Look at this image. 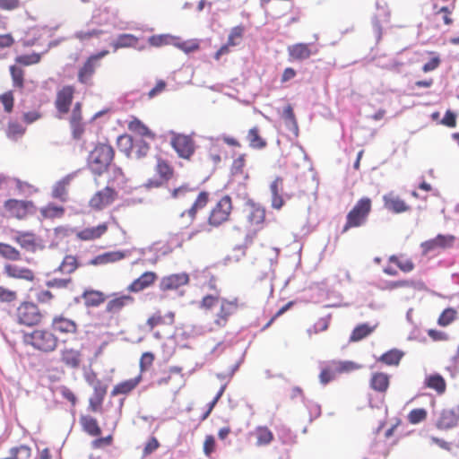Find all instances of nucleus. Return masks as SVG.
Wrapping results in <instances>:
<instances>
[{
    "instance_id": "obj_8",
    "label": "nucleus",
    "mask_w": 459,
    "mask_h": 459,
    "mask_svg": "<svg viewBox=\"0 0 459 459\" xmlns=\"http://www.w3.org/2000/svg\"><path fill=\"white\" fill-rule=\"evenodd\" d=\"M313 44L297 43L288 47L287 51L291 60L303 61L309 58L312 55L316 54V50H313Z\"/></svg>"
},
{
    "instance_id": "obj_64",
    "label": "nucleus",
    "mask_w": 459,
    "mask_h": 459,
    "mask_svg": "<svg viewBox=\"0 0 459 459\" xmlns=\"http://www.w3.org/2000/svg\"><path fill=\"white\" fill-rule=\"evenodd\" d=\"M442 124L449 127H455L456 125L455 114L450 110H447L442 119Z\"/></svg>"
},
{
    "instance_id": "obj_58",
    "label": "nucleus",
    "mask_w": 459,
    "mask_h": 459,
    "mask_svg": "<svg viewBox=\"0 0 459 459\" xmlns=\"http://www.w3.org/2000/svg\"><path fill=\"white\" fill-rule=\"evenodd\" d=\"M215 448V438L212 435H208L205 437L204 443V453L205 455L210 456Z\"/></svg>"
},
{
    "instance_id": "obj_40",
    "label": "nucleus",
    "mask_w": 459,
    "mask_h": 459,
    "mask_svg": "<svg viewBox=\"0 0 459 459\" xmlns=\"http://www.w3.org/2000/svg\"><path fill=\"white\" fill-rule=\"evenodd\" d=\"M256 445L258 446L269 445L273 439L272 431L267 427H257L255 429Z\"/></svg>"
},
{
    "instance_id": "obj_54",
    "label": "nucleus",
    "mask_w": 459,
    "mask_h": 459,
    "mask_svg": "<svg viewBox=\"0 0 459 459\" xmlns=\"http://www.w3.org/2000/svg\"><path fill=\"white\" fill-rule=\"evenodd\" d=\"M456 311L453 308L445 309L438 318V324L440 325H448L455 317Z\"/></svg>"
},
{
    "instance_id": "obj_56",
    "label": "nucleus",
    "mask_w": 459,
    "mask_h": 459,
    "mask_svg": "<svg viewBox=\"0 0 459 459\" xmlns=\"http://www.w3.org/2000/svg\"><path fill=\"white\" fill-rule=\"evenodd\" d=\"M157 172L161 179H168L172 173L170 167L163 160L158 161Z\"/></svg>"
},
{
    "instance_id": "obj_45",
    "label": "nucleus",
    "mask_w": 459,
    "mask_h": 459,
    "mask_svg": "<svg viewBox=\"0 0 459 459\" xmlns=\"http://www.w3.org/2000/svg\"><path fill=\"white\" fill-rule=\"evenodd\" d=\"M25 133V127H23L21 124L16 122H11L8 124V127L6 129V136L13 141H16L18 138L22 137Z\"/></svg>"
},
{
    "instance_id": "obj_33",
    "label": "nucleus",
    "mask_w": 459,
    "mask_h": 459,
    "mask_svg": "<svg viewBox=\"0 0 459 459\" xmlns=\"http://www.w3.org/2000/svg\"><path fill=\"white\" fill-rule=\"evenodd\" d=\"M389 385V377L385 373H375L370 380V386L378 392L386 391Z\"/></svg>"
},
{
    "instance_id": "obj_30",
    "label": "nucleus",
    "mask_w": 459,
    "mask_h": 459,
    "mask_svg": "<svg viewBox=\"0 0 459 459\" xmlns=\"http://www.w3.org/2000/svg\"><path fill=\"white\" fill-rule=\"evenodd\" d=\"M82 298L86 307H98L105 301V295L99 290H85Z\"/></svg>"
},
{
    "instance_id": "obj_9",
    "label": "nucleus",
    "mask_w": 459,
    "mask_h": 459,
    "mask_svg": "<svg viewBox=\"0 0 459 459\" xmlns=\"http://www.w3.org/2000/svg\"><path fill=\"white\" fill-rule=\"evenodd\" d=\"M455 237L452 235H437L435 238L421 243V248L424 254L434 251L437 248H446L453 245Z\"/></svg>"
},
{
    "instance_id": "obj_41",
    "label": "nucleus",
    "mask_w": 459,
    "mask_h": 459,
    "mask_svg": "<svg viewBox=\"0 0 459 459\" xmlns=\"http://www.w3.org/2000/svg\"><path fill=\"white\" fill-rule=\"evenodd\" d=\"M149 150L150 146L148 143L142 138H135L131 155H134L136 159H141L147 155Z\"/></svg>"
},
{
    "instance_id": "obj_34",
    "label": "nucleus",
    "mask_w": 459,
    "mask_h": 459,
    "mask_svg": "<svg viewBox=\"0 0 459 459\" xmlns=\"http://www.w3.org/2000/svg\"><path fill=\"white\" fill-rule=\"evenodd\" d=\"M140 378L141 377H137L117 385L113 388L111 395L115 396L121 394H128L138 385Z\"/></svg>"
},
{
    "instance_id": "obj_52",
    "label": "nucleus",
    "mask_w": 459,
    "mask_h": 459,
    "mask_svg": "<svg viewBox=\"0 0 459 459\" xmlns=\"http://www.w3.org/2000/svg\"><path fill=\"white\" fill-rule=\"evenodd\" d=\"M112 182L114 185H117V186L123 187L126 184V178L122 171V169L118 167H114L112 169V177L109 179L110 183Z\"/></svg>"
},
{
    "instance_id": "obj_4",
    "label": "nucleus",
    "mask_w": 459,
    "mask_h": 459,
    "mask_svg": "<svg viewBox=\"0 0 459 459\" xmlns=\"http://www.w3.org/2000/svg\"><path fill=\"white\" fill-rule=\"evenodd\" d=\"M17 320L20 325L33 326L40 323L42 315L32 302H23L17 308Z\"/></svg>"
},
{
    "instance_id": "obj_14",
    "label": "nucleus",
    "mask_w": 459,
    "mask_h": 459,
    "mask_svg": "<svg viewBox=\"0 0 459 459\" xmlns=\"http://www.w3.org/2000/svg\"><path fill=\"white\" fill-rule=\"evenodd\" d=\"M30 205V202L19 201L15 199L7 200L4 203V208L10 212L12 216H14L18 219H22L26 216L28 208Z\"/></svg>"
},
{
    "instance_id": "obj_23",
    "label": "nucleus",
    "mask_w": 459,
    "mask_h": 459,
    "mask_svg": "<svg viewBox=\"0 0 459 459\" xmlns=\"http://www.w3.org/2000/svg\"><path fill=\"white\" fill-rule=\"evenodd\" d=\"M247 206L249 209V213L247 215L249 222L252 224L262 223L265 217L264 209L250 200L247 202Z\"/></svg>"
},
{
    "instance_id": "obj_57",
    "label": "nucleus",
    "mask_w": 459,
    "mask_h": 459,
    "mask_svg": "<svg viewBox=\"0 0 459 459\" xmlns=\"http://www.w3.org/2000/svg\"><path fill=\"white\" fill-rule=\"evenodd\" d=\"M245 166V155L241 154L239 157L233 160L231 166V173L233 175L240 174L243 171V168Z\"/></svg>"
},
{
    "instance_id": "obj_20",
    "label": "nucleus",
    "mask_w": 459,
    "mask_h": 459,
    "mask_svg": "<svg viewBox=\"0 0 459 459\" xmlns=\"http://www.w3.org/2000/svg\"><path fill=\"white\" fill-rule=\"evenodd\" d=\"M134 299L130 295H122L110 299L106 306V311L110 314L118 313L124 307L133 303Z\"/></svg>"
},
{
    "instance_id": "obj_21",
    "label": "nucleus",
    "mask_w": 459,
    "mask_h": 459,
    "mask_svg": "<svg viewBox=\"0 0 459 459\" xmlns=\"http://www.w3.org/2000/svg\"><path fill=\"white\" fill-rule=\"evenodd\" d=\"M61 360L67 367L76 368L81 363V352L74 349H64L61 351Z\"/></svg>"
},
{
    "instance_id": "obj_12",
    "label": "nucleus",
    "mask_w": 459,
    "mask_h": 459,
    "mask_svg": "<svg viewBox=\"0 0 459 459\" xmlns=\"http://www.w3.org/2000/svg\"><path fill=\"white\" fill-rule=\"evenodd\" d=\"M384 206L394 213H402L410 210V206L399 196L390 193L383 196Z\"/></svg>"
},
{
    "instance_id": "obj_47",
    "label": "nucleus",
    "mask_w": 459,
    "mask_h": 459,
    "mask_svg": "<svg viewBox=\"0 0 459 459\" xmlns=\"http://www.w3.org/2000/svg\"><path fill=\"white\" fill-rule=\"evenodd\" d=\"M236 302H237V299H234L233 301H228L226 299H222V302L221 305V311L218 314L220 319L226 321L227 317L236 310V308H237Z\"/></svg>"
},
{
    "instance_id": "obj_1",
    "label": "nucleus",
    "mask_w": 459,
    "mask_h": 459,
    "mask_svg": "<svg viewBox=\"0 0 459 459\" xmlns=\"http://www.w3.org/2000/svg\"><path fill=\"white\" fill-rule=\"evenodd\" d=\"M113 158V148L108 144L100 143L89 154V169L94 175L100 176L108 169Z\"/></svg>"
},
{
    "instance_id": "obj_18",
    "label": "nucleus",
    "mask_w": 459,
    "mask_h": 459,
    "mask_svg": "<svg viewBox=\"0 0 459 459\" xmlns=\"http://www.w3.org/2000/svg\"><path fill=\"white\" fill-rule=\"evenodd\" d=\"M52 327L55 331L62 333H74L77 330V325L74 321L62 316L53 318Z\"/></svg>"
},
{
    "instance_id": "obj_62",
    "label": "nucleus",
    "mask_w": 459,
    "mask_h": 459,
    "mask_svg": "<svg viewBox=\"0 0 459 459\" xmlns=\"http://www.w3.org/2000/svg\"><path fill=\"white\" fill-rule=\"evenodd\" d=\"M1 101L6 112H11L13 107V97L11 92H6L1 96Z\"/></svg>"
},
{
    "instance_id": "obj_42",
    "label": "nucleus",
    "mask_w": 459,
    "mask_h": 459,
    "mask_svg": "<svg viewBox=\"0 0 459 459\" xmlns=\"http://www.w3.org/2000/svg\"><path fill=\"white\" fill-rule=\"evenodd\" d=\"M0 255L5 259L12 261H18L21 259V254L19 250L11 245L0 242Z\"/></svg>"
},
{
    "instance_id": "obj_11",
    "label": "nucleus",
    "mask_w": 459,
    "mask_h": 459,
    "mask_svg": "<svg viewBox=\"0 0 459 459\" xmlns=\"http://www.w3.org/2000/svg\"><path fill=\"white\" fill-rule=\"evenodd\" d=\"M74 88L63 87L56 94V108L60 113H67L73 100Z\"/></svg>"
},
{
    "instance_id": "obj_49",
    "label": "nucleus",
    "mask_w": 459,
    "mask_h": 459,
    "mask_svg": "<svg viewBox=\"0 0 459 459\" xmlns=\"http://www.w3.org/2000/svg\"><path fill=\"white\" fill-rule=\"evenodd\" d=\"M41 55L38 53H32L30 55L18 56L15 58L16 63L23 65H30L38 64L40 61Z\"/></svg>"
},
{
    "instance_id": "obj_26",
    "label": "nucleus",
    "mask_w": 459,
    "mask_h": 459,
    "mask_svg": "<svg viewBox=\"0 0 459 459\" xmlns=\"http://www.w3.org/2000/svg\"><path fill=\"white\" fill-rule=\"evenodd\" d=\"M80 266L75 256L67 255L64 257L60 265L54 270V273H60L62 274H70L75 272Z\"/></svg>"
},
{
    "instance_id": "obj_19",
    "label": "nucleus",
    "mask_w": 459,
    "mask_h": 459,
    "mask_svg": "<svg viewBox=\"0 0 459 459\" xmlns=\"http://www.w3.org/2000/svg\"><path fill=\"white\" fill-rule=\"evenodd\" d=\"M156 279V274L152 272H145L139 278L134 280L129 286L128 290L138 292L149 287Z\"/></svg>"
},
{
    "instance_id": "obj_2",
    "label": "nucleus",
    "mask_w": 459,
    "mask_h": 459,
    "mask_svg": "<svg viewBox=\"0 0 459 459\" xmlns=\"http://www.w3.org/2000/svg\"><path fill=\"white\" fill-rule=\"evenodd\" d=\"M371 210V200L368 197L361 198L347 215V221L343 230L351 227H359L364 224Z\"/></svg>"
},
{
    "instance_id": "obj_39",
    "label": "nucleus",
    "mask_w": 459,
    "mask_h": 459,
    "mask_svg": "<svg viewBox=\"0 0 459 459\" xmlns=\"http://www.w3.org/2000/svg\"><path fill=\"white\" fill-rule=\"evenodd\" d=\"M249 146L253 149H263L266 146V142L260 135L257 127L251 128L247 135Z\"/></svg>"
},
{
    "instance_id": "obj_28",
    "label": "nucleus",
    "mask_w": 459,
    "mask_h": 459,
    "mask_svg": "<svg viewBox=\"0 0 459 459\" xmlns=\"http://www.w3.org/2000/svg\"><path fill=\"white\" fill-rule=\"evenodd\" d=\"M107 393V387L98 382L94 385V394L90 398V407L93 411H99Z\"/></svg>"
},
{
    "instance_id": "obj_53",
    "label": "nucleus",
    "mask_w": 459,
    "mask_h": 459,
    "mask_svg": "<svg viewBox=\"0 0 459 459\" xmlns=\"http://www.w3.org/2000/svg\"><path fill=\"white\" fill-rule=\"evenodd\" d=\"M427 417L425 409H414L408 415V420L412 424H417L424 420Z\"/></svg>"
},
{
    "instance_id": "obj_6",
    "label": "nucleus",
    "mask_w": 459,
    "mask_h": 459,
    "mask_svg": "<svg viewBox=\"0 0 459 459\" xmlns=\"http://www.w3.org/2000/svg\"><path fill=\"white\" fill-rule=\"evenodd\" d=\"M232 209L231 199L229 195L223 196L212 209L208 219L209 224L218 227L226 221Z\"/></svg>"
},
{
    "instance_id": "obj_50",
    "label": "nucleus",
    "mask_w": 459,
    "mask_h": 459,
    "mask_svg": "<svg viewBox=\"0 0 459 459\" xmlns=\"http://www.w3.org/2000/svg\"><path fill=\"white\" fill-rule=\"evenodd\" d=\"M10 73L13 79V86L18 88L23 87V71L15 65L10 66Z\"/></svg>"
},
{
    "instance_id": "obj_61",
    "label": "nucleus",
    "mask_w": 459,
    "mask_h": 459,
    "mask_svg": "<svg viewBox=\"0 0 459 459\" xmlns=\"http://www.w3.org/2000/svg\"><path fill=\"white\" fill-rule=\"evenodd\" d=\"M64 209L62 207L55 206V205H48L45 209L42 210V213L46 217H56L59 216L63 213Z\"/></svg>"
},
{
    "instance_id": "obj_35",
    "label": "nucleus",
    "mask_w": 459,
    "mask_h": 459,
    "mask_svg": "<svg viewBox=\"0 0 459 459\" xmlns=\"http://www.w3.org/2000/svg\"><path fill=\"white\" fill-rule=\"evenodd\" d=\"M425 385L429 388L436 390L438 394H443L446 391V382L438 374L427 377L425 379Z\"/></svg>"
},
{
    "instance_id": "obj_51",
    "label": "nucleus",
    "mask_w": 459,
    "mask_h": 459,
    "mask_svg": "<svg viewBox=\"0 0 459 459\" xmlns=\"http://www.w3.org/2000/svg\"><path fill=\"white\" fill-rule=\"evenodd\" d=\"M244 33V28L242 26H236L231 29L228 37V45L237 46L239 43Z\"/></svg>"
},
{
    "instance_id": "obj_16",
    "label": "nucleus",
    "mask_w": 459,
    "mask_h": 459,
    "mask_svg": "<svg viewBox=\"0 0 459 459\" xmlns=\"http://www.w3.org/2000/svg\"><path fill=\"white\" fill-rule=\"evenodd\" d=\"M189 281L186 273L171 274L164 277L160 281L162 290H176L180 286L186 285Z\"/></svg>"
},
{
    "instance_id": "obj_32",
    "label": "nucleus",
    "mask_w": 459,
    "mask_h": 459,
    "mask_svg": "<svg viewBox=\"0 0 459 459\" xmlns=\"http://www.w3.org/2000/svg\"><path fill=\"white\" fill-rule=\"evenodd\" d=\"M403 356V352L397 350L393 349L385 353L382 354L378 359L377 361L383 362L385 365L388 366H397L402 359Z\"/></svg>"
},
{
    "instance_id": "obj_48",
    "label": "nucleus",
    "mask_w": 459,
    "mask_h": 459,
    "mask_svg": "<svg viewBox=\"0 0 459 459\" xmlns=\"http://www.w3.org/2000/svg\"><path fill=\"white\" fill-rule=\"evenodd\" d=\"M10 455L13 459H30L31 450L28 446L22 445L20 446L11 448Z\"/></svg>"
},
{
    "instance_id": "obj_59",
    "label": "nucleus",
    "mask_w": 459,
    "mask_h": 459,
    "mask_svg": "<svg viewBox=\"0 0 459 459\" xmlns=\"http://www.w3.org/2000/svg\"><path fill=\"white\" fill-rule=\"evenodd\" d=\"M122 405H123V400H121V402H120V406H119L118 410H117L115 411V416L114 417H109L108 415L106 416L105 424L106 425H110V429H115L116 427H117V421H118L120 414H121V407H122Z\"/></svg>"
},
{
    "instance_id": "obj_3",
    "label": "nucleus",
    "mask_w": 459,
    "mask_h": 459,
    "mask_svg": "<svg viewBox=\"0 0 459 459\" xmlns=\"http://www.w3.org/2000/svg\"><path fill=\"white\" fill-rule=\"evenodd\" d=\"M26 338L30 340V343L35 349L44 352H51L57 346V338L47 330H35Z\"/></svg>"
},
{
    "instance_id": "obj_63",
    "label": "nucleus",
    "mask_w": 459,
    "mask_h": 459,
    "mask_svg": "<svg viewBox=\"0 0 459 459\" xmlns=\"http://www.w3.org/2000/svg\"><path fill=\"white\" fill-rule=\"evenodd\" d=\"M16 299V293L0 286V300L4 302H11Z\"/></svg>"
},
{
    "instance_id": "obj_46",
    "label": "nucleus",
    "mask_w": 459,
    "mask_h": 459,
    "mask_svg": "<svg viewBox=\"0 0 459 459\" xmlns=\"http://www.w3.org/2000/svg\"><path fill=\"white\" fill-rule=\"evenodd\" d=\"M134 139L135 138H133L132 136H130L128 134L120 135L117 138V145H118V147L127 156L131 155V152H132V150H133V147H134Z\"/></svg>"
},
{
    "instance_id": "obj_7",
    "label": "nucleus",
    "mask_w": 459,
    "mask_h": 459,
    "mask_svg": "<svg viewBox=\"0 0 459 459\" xmlns=\"http://www.w3.org/2000/svg\"><path fill=\"white\" fill-rule=\"evenodd\" d=\"M171 145L178 156L184 159H189L195 151L193 140L184 134L175 135L171 140Z\"/></svg>"
},
{
    "instance_id": "obj_29",
    "label": "nucleus",
    "mask_w": 459,
    "mask_h": 459,
    "mask_svg": "<svg viewBox=\"0 0 459 459\" xmlns=\"http://www.w3.org/2000/svg\"><path fill=\"white\" fill-rule=\"evenodd\" d=\"M107 230L106 224H100L97 227L87 228L77 233V237L82 240H92L102 236Z\"/></svg>"
},
{
    "instance_id": "obj_36",
    "label": "nucleus",
    "mask_w": 459,
    "mask_h": 459,
    "mask_svg": "<svg viewBox=\"0 0 459 459\" xmlns=\"http://www.w3.org/2000/svg\"><path fill=\"white\" fill-rule=\"evenodd\" d=\"M282 117H283V119L285 121V125L289 128V130L293 132L295 135H298L299 126H298L297 120L295 118L293 109L290 105H288L287 107L284 108L283 113H282Z\"/></svg>"
},
{
    "instance_id": "obj_44",
    "label": "nucleus",
    "mask_w": 459,
    "mask_h": 459,
    "mask_svg": "<svg viewBox=\"0 0 459 459\" xmlns=\"http://www.w3.org/2000/svg\"><path fill=\"white\" fill-rule=\"evenodd\" d=\"M69 177H65L55 184L52 190L53 197L60 199L61 201L65 200L66 186L69 184Z\"/></svg>"
},
{
    "instance_id": "obj_15",
    "label": "nucleus",
    "mask_w": 459,
    "mask_h": 459,
    "mask_svg": "<svg viewBox=\"0 0 459 459\" xmlns=\"http://www.w3.org/2000/svg\"><path fill=\"white\" fill-rule=\"evenodd\" d=\"M459 420V408L445 409L441 412L440 418L437 420V426L438 429H450L453 428Z\"/></svg>"
},
{
    "instance_id": "obj_27",
    "label": "nucleus",
    "mask_w": 459,
    "mask_h": 459,
    "mask_svg": "<svg viewBox=\"0 0 459 459\" xmlns=\"http://www.w3.org/2000/svg\"><path fill=\"white\" fill-rule=\"evenodd\" d=\"M377 328V325H370L369 324H360L357 325L351 336H350V342H359L362 339L366 338L367 336L370 335L375 329Z\"/></svg>"
},
{
    "instance_id": "obj_60",
    "label": "nucleus",
    "mask_w": 459,
    "mask_h": 459,
    "mask_svg": "<svg viewBox=\"0 0 459 459\" xmlns=\"http://www.w3.org/2000/svg\"><path fill=\"white\" fill-rule=\"evenodd\" d=\"M20 5V0H0V9L2 10L13 11L19 8Z\"/></svg>"
},
{
    "instance_id": "obj_55",
    "label": "nucleus",
    "mask_w": 459,
    "mask_h": 459,
    "mask_svg": "<svg viewBox=\"0 0 459 459\" xmlns=\"http://www.w3.org/2000/svg\"><path fill=\"white\" fill-rule=\"evenodd\" d=\"M71 281H72L71 278H66V279L54 278L49 281H47L46 286L48 288L65 289L68 287V285L71 283Z\"/></svg>"
},
{
    "instance_id": "obj_25",
    "label": "nucleus",
    "mask_w": 459,
    "mask_h": 459,
    "mask_svg": "<svg viewBox=\"0 0 459 459\" xmlns=\"http://www.w3.org/2000/svg\"><path fill=\"white\" fill-rule=\"evenodd\" d=\"M125 256L126 253L121 251L107 252L91 259L90 264L93 265H98L108 263H113L123 259Z\"/></svg>"
},
{
    "instance_id": "obj_17",
    "label": "nucleus",
    "mask_w": 459,
    "mask_h": 459,
    "mask_svg": "<svg viewBox=\"0 0 459 459\" xmlns=\"http://www.w3.org/2000/svg\"><path fill=\"white\" fill-rule=\"evenodd\" d=\"M283 179L281 177H277L270 185V191L272 195V207L274 209H281L283 204L282 199V187Z\"/></svg>"
},
{
    "instance_id": "obj_37",
    "label": "nucleus",
    "mask_w": 459,
    "mask_h": 459,
    "mask_svg": "<svg viewBox=\"0 0 459 459\" xmlns=\"http://www.w3.org/2000/svg\"><path fill=\"white\" fill-rule=\"evenodd\" d=\"M83 429L91 436L96 437L100 435L101 430L97 420L91 416H83L81 418Z\"/></svg>"
},
{
    "instance_id": "obj_22",
    "label": "nucleus",
    "mask_w": 459,
    "mask_h": 459,
    "mask_svg": "<svg viewBox=\"0 0 459 459\" xmlns=\"http://www.w3.org/2000/svg\"><path fill=\"white\" fill-rule=\"evenodd\" d=\"M138 42V39L133 35L128 33L119 34L116 39H114L110 46L113 48L114 52L122 48H131L135 47Z\"/></svg>"
},
{
    "instance_id": "obj_10",
    "label": "nucleus",
    "mask_w": 459,
    "mask_h": 459,
    "mask_svg": "<svg viewBox=\"0 0 459 459\" xmlns=\"http://www.w3.org/2000/svg\"><path fill=\"white\" fill-rule=\"evenodd\" d=\"M115 190L109 186H106L101 191H99L91 199L90 204L92 207L101 209L110 204L116 198Z\"/></svg>"
},
{
    "instance_id": "obj_5",
    "label": "nucleus",
    "mask_w": 459,
    "mask_h": 459,
    "mask_svg": "<svg viewBox=\"0 0 459 459\" xmlns=\"http://www.w3.org/2000/svg\"><path fill=\"white\" fill-rule=\"evenodd\" d=\"M108 54V50H102L91 55L78 72V81L82 84H89L96 69L100 66V60Z\"/></svg>"
},
{
    "instance_id": "obj_24",
    "label": "nucleus",
    "mask_w": 459,
    "mask_h": 459,
    "mask_svg": "<svg viewBox=\"0 0 459 459\" xmlns=\"http://www.w3.org/2000/svg\"><path fill=\"white\" fill-rule=\"evenodd\" d=\"M15 241L24 249L30 252H35L37 243L34 235L30 232H18L14 238Z\"/></svg>"
},
{
    "instance_id": "obj_43",
    "label": "nucleus",
    "mask_w": 459,
    "mask_h": 459,
    "mask_svg": "<svg viewBox=\"0 0 459 459\" xmlns=\"http://www.w3.org/2000/svg\"><path fill=\"white\" fill-rule=\"evenodd\" d=\"M422 287V283L420 281H416L412 280H400L387 282L385 289L387 290H394L397 288H413V289H420Z\"/></svg>"
},
{
    "instance_id": "obj_31",
    "label": "nucleus",
    "mask_w": 459,
    "mask_h": 459,
    "mask_svg": "<svg viewBox=\"0 0 459 459\" xmlns=\"http://www.w3.org/2000/svg\"><path fill=\"white\" fill-rule=\"evenodd\" d=\"M207 202H208V194L206 192H201L198 195L195 203L190 207V209H188L186 212H183L181 213V216L183 217V216H185L186 213H187L190 218V222H192L195 217L197 210L204 208L207 204Z\"/></svg>"
},
{
    "instance_id": "obj_13",
    "label": "nucleus",
    "mask_w": 459,
    "mask_h": 459,
    "mask_svg": "<svg viewBox=\"0 0 459 459\" xmlns=\"http://www.w3.org/2000/svg\"><path fill=\"white\" fill-rule=\"evenodd\" d=\"M4 273L11 278L22 279L29 281L34 280V273L26 267H21L15 264H5L4 267Z\"/></svg>"
},
{
    "instance_id": "obj_38",
    "label": "nucleus",
    "mask_w": 459,
    "mask_h": 459,
    "mask_svg": "<svg viewBox=\"0 0 459 459\" xmlns=\"http://www.w3.org/2000/svg\"><path fill=\"white\" fill-rule=\"evenodd\" d=\"M128 128L130 131L139 134L140 136H146L151 139L154 138V134L152 133L151 130L137 118H134L129 123Z\"/></svg>"
}]
</instances>
